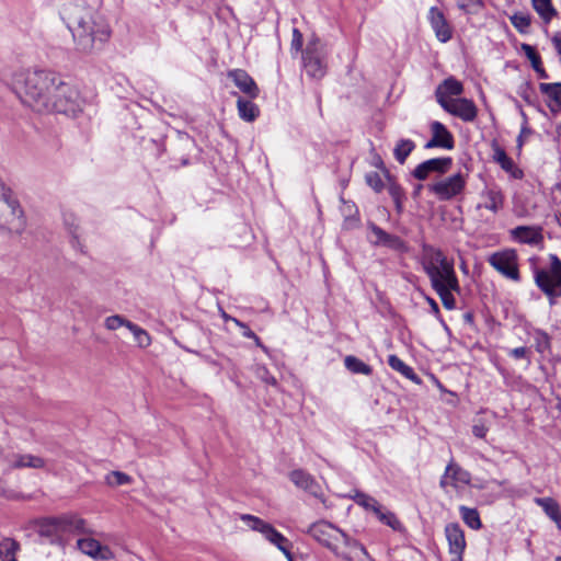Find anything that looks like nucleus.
I'll return each mask as SVG.
<instances>
[{"label": "nucleus", "instance_id": "32", "mask_svg": "<svg viewBox=\"0 0 561 561\" xmlns=\"http://www.w3.org/2000/svg\"><path fill=\"white\" fill-rule=\"evenodd\" d=\"M415 149V142L411 139H399L393 148L394 159L403 164L410 153Z\"/></svg>", "mask_w": 561, "mask_h": 561}, {"label": "nucleus", "instance_id": "36", "mask_svg": "<svg viewBox=\"0 0 561 561\" xmlns=\"http://www.w3.org/2000/svg\"><path fill=\"white\" fill-rule=\"evenodd\" d=\"M510 21L519 33L527 34L529 32L531 23V16L529 13L515 12L510 16Z\"/></svg>", "mask_w": 561, "mask_h": 561}, {"label": "nucleus", "instance_id": "43", "mask_svg": "<svg viewBox=\"0 0 561 561\" xmlns=\"http://www.w3.org/2000/svg\"><path fill=\"white\" fill-rule=\"evenodd\" d=\"M128 323H130V321L126 320L125 318L118 314L110 316L104 321L105 328L110 331L117 330L121 327L127 328Z\"/></svg>", "mask_w": 561, "mask_h": 561}, {"label": "nucleus", "instance_id": "9", "mask_svg": "<svg viewBox=\"0 0 561 561\" xmlns=\"http://www.w3.org/2000/svg\"><path fill=\"white\" fill-rule=\"evenodd\" d=\"M24 228L23 213L15 199L0 196V229L19 233Z\"/></svg>", "mask_w": 561, "mask_h": 561}, {"label": "nucleus", "instance_id": "19", "mask_svg": "<svg viewBox=\"0 0 561 561\" xmlns=\"http://www.w3.org/2000/svg\"><path fill=\"white\" fill-rule=\"evenodd\" d=\"M463 92V85L457 79L449 77L445 79L436 89L435 96L437 103L443 106L448 102L455 100V96H459Z\"/></svg>", "mask_w": 561, "mask_h": 561}, {"label": "nucleus", "instance_id": "6", "mask_svg": "<svg viewBox=\"0 0 561 561\" xmlns=\"http://www.w3.org/2000/svg\"><path fill=\"white\" fill-rule=\"evenodd\" d=\"M308 534L342 558H344V552H348L350 547L355 542L342 528H308Z\"/></svg>", "mask_w": 561, "mask_h": 561}, {"label": "nucleus", "instance_id": "27", "mask_svg": "<svg viewBox=\"0 0 561 561\" xmlns=\"http://www.w3.org/2000/svg\"><path fill=\"white\" fill-rule=\"evenodd\" d=\"M535 503L542 508L557 526H561V512L556 500L552 497H536Z\"/></svg>", "mask_w": 561, "mask_h": 561}, {"label": "nucleus", "instance_id": "40", "mask_svg": "<svg viewBox=\"0 0 561 561\" xmlns=\"http://www.w3.org/2000/svg\"><path fill=\"white\" fill-rule=\"evenodd\" d=\"M105 481L110 486H119L129 484L131 482V477L122 471H112L106 474Z\"/></svg>", "mask_w": 561, "mask_h": 561}, {"label": "nucleus", "instance_id": "17", "mask_svg": "<svg viewBox=\"0 0 561 561\" xmlns=\"http://www.w3.org/2000/svg\"><path fill=\"white\" fill-rule=\"evenodd\" d=\"M470 478V473L467 470L451 461L446 467L439 484L443 489L448 486L457 489L460 485L469 484Z\"/></svg>", "mask_w": 561, "mask_h": 561}, {"label": "nucleus", "instance_id": "22", "mask_svg": "<svg viewBox=\"0 0 561 561\" xmlns=\"http://www.w3.org/2000/svg\"><path fill=\"white\" fill-rule=\"evenodd\" d=\"M78 548L87 556L95 560H108L113 553L108 547L101 545L93 538H83L78 540Z\"/></svg>", "mask_w": 561, "mask_h": 561}, {"label": "nucleus", "instance_id": "34", "mask_svg": "<svg viewBox=\"0 0 561 561\" xmlns=\"http://www.w3.org/2000/svg\"><path fill=\"white\" fill-rule=\"evenodd\" d=\"M344 364L345 367L353 374H362L365 376H369L373 373V369L369 365L352 355L345 357Z\"/></svg>", "mask_w": 561, "mask_h": 561}, {"label": "nucleus", "instance_id": "11", "mask_svg": "<svg viewBox=\"0 0 561 561\" xmlns=\"http://www.w3.org/2000/svg\"><path fill=\"white\" fill-rule=\"evenodd\" d=\"M45 460L38 456L31 454H19L13 451H5L3 456L1 468L3 471H10L13 469L44 468Z\"/></svg>", "mask_w": 561, "mask_h": 561}, {"label": "nucleus", "instance_id": "53", "mask_svg": "<svg viewBox=\"0 0 561 561\" xmlns=\"http://www.w3.org/2000/svg\"><path fill=\"white\" fill-rule=\"evenodd\" d=\"M540 78L542 79H547L548 78V73L546 72V70L542 68V64L539 65V71H536Z\"/></svg>", "mask_w": 561, "mask_h": 561}, {"label": "nucleus", "instance_id": "51", "mask_svg": "<svg viewBox=\"0 0 561 561\" xmlns=\"http://www.w3.org/2000/svg\"><path fill=\"white\" fill-rule=\"evenodd\" d=\"M551 41L558 54L561 55V34H554Z\"/></svg>", "mask_w": 561, "mask_h": 561}, {"label": "nucleus", "instance_id": "45", "mask_svg": "<svg viewBox=\"0 0 561 561\" xmlns=\"http://www.w3.org/2000/svg\"><path fill=\"white\" fill-rule=\"evenodd\" d=\"M365 179L367 184L376 192H380L383 188V182L377 172L367 173Z\"/></svg>", "mask_w": 561, "mask_h": 561}, {"label": "nucleus", "instance_id": "41", "mask_svg": "<svg viewBox=\"0 0 561 561\" xmlns=\"http://www.w3.org/2000/svg\"><path fill=\"white\" fill-rule=\"evenodd\" d=\"M460 515L467 526H482L476 508L460 506Z\"/></svg>", "mask_w": 561, "mask_h": 561}, {"label": "nucleus", "instance_id": "55", "mask_svg": "<svg viewBox=\"0 0 561 561\" xmlns=\"http://www.w3.org/2000/svg\"><path fill=\"white\" fill-rule=\"evenodd\" d=\"M526 133H528L527 128H523L520 135L526 136Z\"/></svg>", "mask_w": 561, "mask_h": 561}, {"label": "nucleus", "instance_id": "44", "mask_svg": "<svg viewBox=\"0 0 561 561\" xmlns=\"http://www.w3.org/2000/svg\"><path fill=\"white\" fill-rule=\"evenodd\" d=\"M232 322L240 329H242V335L244 337L252 339L257 346L264 347L261 343L260 337L245 323L241 322L238 319H232Z\"/></svg>", "mask_w": 561, "mask_h": 561}, {"label": "nucleus", "instance_id": "37", "mask_svg": "<svg viewBox=\"0 0 561 561\" xmlns=\"http://www.w3.org/2000/svg\"><path fill=\"white\" fill-rule=\"evenodd\" d=\"M343 559L346 561H373L365 548L356 541L352 543L348 552H344Z\"/></svg>", "mask_w": 561, "mask_h": 561}, {"label": "nucleus", "instance_id": "47", "mask_svg": "<svg viewBox=\"0 0 561 561\" xmlns=\"http://www.w3.org/2000/svg\"><path fill=\"white\" fill-rule=\"evenodd\" d=\"M489 427L484 422H478L472 426V434L478 438H484Z\"/></svg>", "mask_w": 561, "mask_h": 561}, {"label": "nucleus", "instance_id": "8", "mask_svg": "<svg viewBox=\"0 0 561 561\" xmlns=\"http://www.w3.org/2000/svg\"><path fill=\"white\" fill-rule=\"evenodd\" d=\"M489 264L501 275L513 280L519 282L518 255L513 249H505L492 253L488 259Z\"/></svg>", "mask_w": 561, "mask_h": 561}, {"label": "nucleus", "instance_id": "21", "mask_svg": "<svg viewBox=\"0 0 561 561\" xmlns=\"http://www.w3.org/2000/svg\"><path fill=\"white\" fill-rule=\"evenodd\" d=\"M228 77L250 99L257 98L260 90L247 71L242 69H234L229 71Z\"/></svg>", "mask_w": 561, "mask_h": 561}, {"label": "nucleus", "instance_id": "57", "mask_svg": "<svg viewBox=\"0 0 561 561\" xmlns=\"http://www.w3.org/2000/svg\"><path fill=\"white\" fill-rule=\"evenodd\" d=\"M556 561H561V557H558Z\"/></svg>", "mask_w": 561, "mask_h": 561}, {"label": "nucleus", "instance_id": "16", "mask_svg": "<svg viewBox=\"0 0 561 561\" xmlns=\"http://www.w3.org/2000/svg\"><path fill=\"white\" fill-rule=\"evenodd\" d=\"M432 138L425 144V149L443 148L451 150L455 147V139L453 134L446 128L444 124L438 121L431 123Z\"/></svg>", "mask_w": 561, "mask_h": 561}, {"label": "nucleus", "instance_id": "13", "mask_svg": "<svg viewBox=\"0 0 561 561\" xmlns=\"http://www.w3.org/2000/svg\"><path fill=\"white\" fill-rule=\"evenodd\" d=\"M427 20L436 38L440 43H447L453 38V26L447 21L443 11L437 7H432L427 13Z\"/></svg>", "mask_w": 561, "mask_h": 561}, {"label": "nucleus", "instance_id": "7", "mask_svg": "<svg viewBox=\"0 0 561 561\" xmlns=\"http://www.w3.org/2000/svg\"><path fill=\"white\" fill-rule=\"evenodd\" d=\"M467 185V174L457 172L428 185V191L439 201H450L461 195Z\"/></svg>", "mask_w": 561, "mask_h": 561}, {"label": "nucleus", "instance_id": "15", "mask_svg": "<svg viewBox=\"0 0 561 561\" xmlns=\"http://www.w3.org/2000/svg\"><path fill=\"white\" fill-rule=\"evenodd\" d=\"M442 107L463 122H473L478 115V108L473 101L466 98H456L447 104H443Z\"/></svg>", "mask_w": 561, "mask_h": 561}, {"label": "nucleus", "instance_id": "52", "mask_svg": "<svg viewBox=\"0 0 561 561\" xmlns=\"http://www.w3.org/2000/svg\"><path fill=\"white\" fill-rule=\"evenodd\" d=\"M426 300L430 304L432 311L435 314H438L439 313V307H438L437 302L433 298H431V297H427Z\"/></svg>", "mask_w": 561, "mask_h": 561}, {"label": "nucleus", "instance_id": "24", "mask_svg": "<svg viewBox=\"0 0 561 561\" xmlns=\"http://www.w3.org/2000/svg\"><path fill=\"white\" fill-rule=\"evenodd\" d=\"M263 536L273 545H275L289 560L293 561L291 558V543L290 541L284 537L282 534L276 531L275 528H259Z\"/></svg>", "mask_w": 561, "mask_h": 561}, {"label": "nucleus", "instance_id": "26", "mask_svg": "<svg viewBox=\"0 0 561 561\" xmlns=\"http://www.w3.org/2000/svg\"><path fill=\"white\" fill-rule=\"evenodd\" d=\"M84 520L76 514H65L57 517H45L38 522L37 526H83Z\"/></svg>", "mask_w": 561, "mask_h": 561}, {"label": "nucleus", "instance_id": "30", "mask_svg": "<svg viewBox=\"0 0 561 561\" xmlns=\"http://www.w3.org/2000/svg\"><path fill=\"white\" fill-rule=\"evenodd\" d=\"M237 108L240 118L245 122H253L260 114V108L256 104H254L250 100H245L243 98H239L237 100Z\"/></svg>", "mask_w": 561, "mask_h": 561}, {"label": "nucleus", "instance_id": "48", "mask_svg": "<svg viewBox=\"0 0 561 561\" xmlns=\"http://www.w3.org/2000/svg\"><path fill=\"white\" fill-rule=\"evenodd\" d=\"M302 47V34L298 28L293 30L291 49L296 51L301 50Z\"/></svg>", "mask_w": 561, "mask_h": 561}, {"label": "nucleus", "instance_id": "2", "mask_svg": "<svg viewBox=\"0 0 561 561\" xmlns=\"http://www.w3.org/2000/svg\"><path fill=\"white\" fill-rule=\"evenodd\" d=\"M64 19L78 51L91 54L100 49L112 35L106 19L90 7L70 4L64 11Z\"/></svg>", "mask_w": 561, "mask_h": 561}, {"label": "nucleus", "instance_id": "29", "mask_svg": "<svg viewBox=\"0 0 561 561\" xmlns=\"http://www.w3.org/2000/svg\"><path fill=\"white\" fill-rule=\"evenodd\" d=\"M539 90L548 98L551 108H561V83H540Z\"/></svg>", "mask_w": 561, "mask_h": 561}, {"label": "nucleus", "instance_id": "38", "mask_svg": "<svg viewBox=\"0 0 561 561\" xmlns=\"http://www.w3.org/2000/svg\"><path fill=\"white\" fill-rule=\"evenodd\" d=\"M127 329L133 333L136 342L140 347H147L150 345L151 337L146 330L133 322L127 324Z\"/></svg>", "mask_w": 561, "mask_h": 561}, {"label": "nucleus", "instance_id": "31", "mask_svg": "<svg viewBox=\"0 0 561 561\" xmlns=\"http://www.w3.org/2000/svg\"><path fill=\"white\" fill-rule=\"evenodd\" d=\"M388 365L393 369L399 371L405 378L420 383L421 380L417 375L414 373L413 368L407 365L403 360H401L397 355H389Z\"/></svg>", "mask_w": 561, "mask_h": 561}, {"label": "nucleus", "instance_id": "56", "mask_svg": "<svg viewBox=\"0 0 561 561\" xmlns=\"http://www.w3.org/2000/svg\"><path fill=\"white\" fill-rule=\"evenodd\" d=\"M522 141H523V136H522V135H519V137H518L519 146H522Z\"/></svg>", "mask_w": 561, "mask_h": 561}, {"label": "nucleus", "instance_id": "25", "mask_svg": "<svg viewBox=\"0 0 561 561\" xmlns=\"http://www.w3.org/2000/svg\"><path fill=\"white\" fill-rule=\"evenodd\" d=\"M481 197L484 201L482 207L493 211L494 214L503 208L504 195L501 190L496 187L485 188L481 193Z\"/></svg>", "mask_w": 561, "mask_h": 561}, {"label": "nucleus", "instance_id": "10", "mask_svg": "<svg viewBox=\"0 0 561 561\" xmlns=\"http://www.w3.org/2000/svg\"><path fill=\"white\" fill-rule=\"evenodd\" d=\"M350 497L357 505L364 507L367 511H371L377 516L379 523L386 526H396L399 524L397 516L389 510L385 508L381 504H379L378 501L373 496L360 491H354L352 494H350Z\"/></svg>", "mask_w": 561, "mask_h": 561}, {"label": "nucleus", "instance_id": "4", "mask_svg": "<svg viewBox=\"0 0 561 561\" xmlns=\"http://www.w3.org/2000/svg\"><path fill=\"white\" fill-rule=\"evenodd\" d=\"M548 268H536L534 279L537 287L549 298L550 305L561 297V260L556 254H550Z\"/></svg>", "mask_w": 561, "mask_h": 561}, {"label": "nucleus", "instance_id": "50", "mask_svg": "<svg viewBox=\"0 0 561 561\" xmlns=\"http://www.w3.org/2000/svg\"><path fill=\"white\" fill-rule=\"evenodd\" d=\"M510 355L516 359L527 358L528 350L524 346L516 347L510 351Z\"/></svg>", "mask_w": 561, "mask_h": 561}, {"label": "nucleus", "instance_id": "49", "mask_svg": "<svg viewBox=\"0 0 561 561\" xmlns=\"http://www.w3.org/2000/svg\"><path fill=\"white\" fill-rule=\"evenodd\" d=\"M240 520L243 523H254V526H270L268 524L264 523L260 518L253 516V515H241Z\"/></svg>", "mask_w": 561, "mask_h": 561}, {"label": "nucleus", "instance_id": "35", "mask_svg": "<svg viewBox=\"0 0 561 561\" xmlns=\"http://www.w3.org/2000/svg\"><path fill=\"white\" fill-rule=\"evenodd\" d=\"M19 549V543L11 539L4 538L0 542V559L2 561H16L15 553Z\"/></svg>", "mask_w": 561, "mask_h": 561}, {"label": "nucleus", "instance_id": "3", "mask_svg": "<svg viewBox=\"0 0 561 561\" xmlns=\"http://www.w3.org/2000/svg\"><path fill=\"white\" fill-rule=\"evenodd\" d=\"M421 264L427 275L433 290L438 295L447 310L456 308L454 294L460 293V284L453 259H448L440 249L425 244L422 250Z\"/></svg>", "mask_w": 561, "mask_h": 561}, {"label": "nucleus", "instance_id": "20", "mask_svg": "<svg viewBox=\"0 0 561 561\" xmlns=\"http://www.w3.org/2000/svg\"><path fill=\"white\" fill-rule=\"evenodd\" d=\"M289 478L296 486L310 493L314 497L322 499L321 485L306 471L300 469L294 470L290 472Z\"/></svg>", "mask_w": 561, "mask_h": 561}, {"label": "nucleus", "instance_id": "42", "mask_svg": "<svg viewBox=\"0 0 561 561\" xmlns=\"http://www.w3.org/2000/svg\"><path fill=\"white\" fill-rule=\"evenodd\" d=\"M522 50L525 53L526 57L531 62L534 70L539 71V65H541L542 62L536 49L529 44H522Z\"/></svg>", "mask_w": 561, "mask_h": 561}, {"label": "nucleus", "instance_id": "12", "mask_svg": "<svg viewBox=\"0 0 561 561\" xmlns=\"http://www.w3.org/2000/svg\"><path fill=\"white\" fill-rule=\"evenodd\" d=\"M369 229L375 239H370V242L377 247H386L390 250L405 253L409 251V247L405 241L400 237L390 234L375 224L369 225Z\"/></svg>", "mask_w": 561, "mask_h": 561}, {"label": "nucleus", "instance_id": "54", "mask_svg": "<svg viewBox=\"0 0 561 561\" xmlns=\"http://www.w3.org/2000/svg\"><path fill=\"white\" fill-rule=\"evenodd\" d=\"M222 318L225 321H232V319H234L233 317L228 316L226 312H222Z\"/></svg>", "mask_w": 561, "mask_h": 561}, {"label": "nucleus", "instance_id": "33", "mask_svg": "<svg viewBox=\"0 0 561 561\" xmlns=\"http://www.w3.org/2000/svg\"><path fill=\"white\" fill-rule=\"evenodd\" d=\"M493 159L501 165L503 170L513 173L515 178L519 176L516 174L517 169L514 161L506 154L505 150L502 149L501 147L494 148Z\"/></svg>", "mask_w": 561, "mask_h": 561}, {"label": "nucleus", "instance_id": "23", "mask_svg": "<svg viewBox=\"0 0 561 561\" xmlns=\"http://www.w3.org/2000/svg\"><path fill=\"white\" fill-rule=\"evenodd\" d=\"M446 537L449 545L451 561H461L466 547L465 535L461 528H446Z\"/></svg>", "mask_w": 561, "mask_h": 561}, {"label": "nucleus", "instance_id": "28", "mask_svg": "<svg viewBox=\"0 0 561 561\" xmlns=\"http://www.w3.org/2000/svg\"><path fill=\"white\" fill-rule=\"evenodd\" d=\"M531 5L546 24H549L558 15L551 0H531Z\"/></svg>", "mask_w": 561, "mask_h": 561}, {"label": "nucleus", "instance_id": "5", "mask_svg": "<svg viewBox=\"0 0 561 561\" xmlns=\"http://www.w3.org/2000/svg\"><path fill=\"white\" fill-rule=\"evenodd\" d=\"M327 49L319 38L309 41L302 55L304 68L313 79H321L327 73Z\"/></svg>", "mask_w": 561, "mask_h": 561}, {"label": "nucleus", "instance_id": "1", "mask_svg": "<svg viewBox=\"0 0 561 561\" xmlns=\"http://www.w3.org/2000/svg\"><path fill=\"white\" fill-rule=\"evenodd\" d=\"M14 85L21 102L37 113L76 115L82 108L79 91L50 70L21 72Z\"/></svg>", "mask_w": 561, "mask_h": 561}, {"label": "nucleus", "instance_id": "39", "mask_svg": "<svg viewBox=\"0 0 561 561\" xmlns=\"http://www.w3.org/2000/svg\"><path fill=\"white\" fill-rule=\"evenodd\" d=\"M533 336L535 347L538 353L543 354L550 350V337L546 332L536 330Z\"/></svg>", "mask_w": 561, "mask_h": 561}, {"label": "nucleus", "instance_id": "46", "mask_svg": "<svg viewBox=\"0 0 561 561\" xmlns=\"http://www.w3.org/2000/svg\"><path fill=\"white\" fill-rule=\"evenodd\" d=\"M257 376L268 385L276 386L277 381L265 367L257 368Z\"/></svg>", "mask_w": 561, "mask_h": 561}, {"label": "nucleus", "instance_id": "18", "mask_svg": "<svg viewBox=\"0 0 561 561\" xmlns=\"http://www.w3.org/2000/svg\"><path fill=\"white\" fill-rule=\"evenodd\" d=\"M510 234L514 241L528 245H538L543 241L540 226H517L510 231Z\"/></svg>", "mask_w": 561, "mask_h": 561}, {"label": "nucleus", "instance_id": "58", "mask_svg": "<svg viewBox=\"0 0 561 561\" xmlns=\"http://www.w3.org/2000/svg\"><path fill=\"white\" fill-rule=\"evenodd\" d=\"M558 130H560V131H561V124L559 125Z\"/></svg>", "mask_w": 561, "mask_h": 561}, {"label": "nucleus", "instance_id": "14", "mask_svg": "<svg viewBox=\"0 0 561 561\" xmlns=\"http://www.w3.org/2000/svg\"><path fill=\"white\" fill-rule=\"evenodd\" d=\"M453 165V159L449 157L433 158L420 163L413 170V176L420 181H424L431 173H447Z\"/></svg>", "mask_w": 561, "mask_h": 561}]
</instances>
